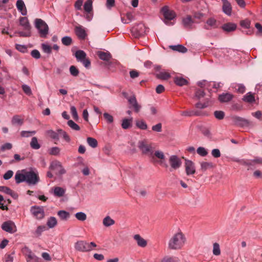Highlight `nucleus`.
Masks as SVG:
<instances>
[{
	"instance_id": "nucleus-28",
	"label": "nucleus",
	"mask_w": 262,
	"mask_h": 262,
	"mask_svg": "<svg viewBox=\"0 0 262 262\" xmlns=\"http://www.w3.org/2000/svg\"><path fill=\"white\" fill-rule=\"evenodd\" d=\"M98 55L100 59L104 61H108L111 58V55L110 53L99 51Z\"/></svg>"
},
{
	"instance_id": "nucleus-21",
	"label": "nucleus",
	"mask_w": 262,
	"mask_h": 262,
	"mask_svg": "<svg viewBox=\"0 0 262 262\" xmlns=\"http://www.w3.org/2000/svg\"><path fill=\"white\" fill-rule=\"evenodd\" d=\"M241 26L245 29H248V31H245V33L248 35L251 34L253 33L252 29L250 28V20L248 19H246L241 20L240 22Z\"/></svg>"
},
{
	"instance_id": "nucleus-13",
	"label": "nucleus",
	"mask_w": 262,
	"mask_h": 262,
	"mask_svg": "<svg viewBox=\"0 0 262 262\" xmlns=\"http://www.w3.org/2000/svg\"><path fill=\"white\" fill-rule=\"evenodd\" d=\"M75 32L77 37L80 39H84L86 36L85 28L82 26L78 25L75 27Z\"/></svg>"
},
{
	"instance_id": "nucleus-36",
	"label": "nucleus",
	"mask_w": 262,
	"mask_h": 262,
	"mask_svg": "<svg viewBox=\"0 0 262 262\" xmlns=\"http://www.w3.org/2000/svg\"><path fill=\"white\" fill-rule=\"evenodd\" d=\"M200 165L201 169L202 171H206L209 168H212L213 166L212 163L208 162H202Z\"/></svg>"
},
{
	"instance_id": "nucleus-1",
	"label": "nucleus",
	"mask_w": 262,
	"mask_h": 262,
	"mask_svg": "<svg viewBox=\"0 0 262 262\" xmlns=\"http://www.w3.org/2000/svg\"><path fill=\"white\" fill-rule=\"evenodd\" d=\"M186 242V237L182 232H178L173 235L168 242V248L172 250L181 249Z\"/></svg>"
},
{
	"instance_id": "nucleus-27",
	"label": "nucleus",
	"mask_w": 262,
	"mask_h": 262,
	"mask_svg": "<svg viewBox=\"0 0 262 262\" xmlns=\"http://www.w3.org/2000/svg\"><path fill=\"white\" fill-rule=\"evenodd\" d=\"M169 48L173 51L183 53H186L187 51L186 48L181 45L170 46Z\"/></svg>"
},
{
	"instance_id": "nucleus-6",
	"label": "nucleus",
	"mask_w": 262,
	"mask_h": 262,
	"mask_svg": "<svg viewBox=\"0 0 262 262\" xmlns=\"http://www.w3.org/2000/svg\"><path fill=\"white\" fill-rule=\"evenodd\" d=\"M138 147L143 154L152 155L153 148L152 144H148L146 140L139 141L138 142Z\"/></svg>"
},
{
	"instance_id": "nucleus-35",
	"label": "nucleus",
	"mask_w": 262,
	"mask_h": 262,
	"mask_svg": "<svg viewBox=\"0 0 262 262\" xmlns=\"http://www.w3.org/2000/svg\"><path fill=\"white\" fill-rule=\"evenodd\" d=\"M137 127L142 130H146L147 128L146 123L143 120H137L136 121Z\"/></svg>"
},
{
	"instance_id": "nucleus-52",
	"label": "nucleus",
	"mask_w": 262,
	"mask_h": 262,
	"mask_svg": "<svg viewBox=\"0 0 262 262\" xmlns=\"http://www.w3.org/2000/svg\"><path fill=\"white\" fill-rule=\"evenodd\" d=\"M202 133L207 138H211V134L210 130L208 127H202L201 129Z\"/></svg>"
},
{
	"instance_id": "nucleus-29",
	"label": "nucleus",
	"mask_w": 262,
	"mask_h": 262,
	"mask_svg": "<svg viewBox=\"0 0 262 262\" xmlns=\"http://www.w3.org/2000/svg\"><path fill=\"white\" fill-rule=\"evenodd\" d=\"M243 100L246 102L253 103L255 101L254 95L251 93H247L243 98Z\"/></svg>"
},
{
	"instance_id": "nucleus-12",
	"label": "nucleus",
	"mask_w": 262,
	"mask_h": 262,
	"mask_svg": "<svg viewBox=\"0 0 262 262\" xmlns=\"http://www.w3.org/2000/svg\"><path fill=\"white\" fill-rule=\"evenodd\" d=\"M184 166L187 176L192 175L195 173V164L192 161L185 159Z\"/></svg>"
},
{
	"instance_id": "nucleus-63",
	"label": "nucleus",
	"mask_w": 262,
	"mask_h": 262,
	"mask_svg": "<svg viewBox=\"0 0 262 262\" xmlns=\"http://www.w3.org/2000/svg\"><path fill=\"white\" fill-rule=\"evenodd\" d=\"M45 227L44 226H38L34 232V234L36 236H40L42 232L45 230Z\"/></svg>"
},
{
	"instance_id": "nucleus-42",
	"label": "nucleus",
	"mask_w": 262,
	"mask_h": 262,
	"mask_svg": "<svg viewBox=\"0 0 262 262\" xmlns=\"http://www.w3.org/2000/svg\"><path fill=\"white\" fill-rule=\"evenodd\" d=\"M88 144L92 148H95L98 145L96 139L92 137H88L86 139Z\"/></svg>"
},
{
	"instance_id": "nucleus-19",
	"label": "nucleus",
	"mask_w": 262,
	"mask_h": 262,
	"mask_svg": "<svg viewBox=\"0 0 262 262\" xmlns=\"http://www.w3.org/2000/svg\"><path fill=\"white\" fill-rule=\"evenodd\" d=\"M261 161L259 159L250 160H241L239 164L248 166V169L251 168V166L254 165L256 163H260Z\"/></svg>"
},
{
	"instance_id": "nucleus-54",
	"label": "nucleus",
	"mask_w": 262,
	"mask_h": 262,
	"mask_svg": "<svg viewBox=\"0 0 262 262\" xmlns=\"http://www.w3.org/2000/svg\"><path fill=\"white\" fill-rule=\"evenodd\" d=\"M148 107L149 112L151 115L155 116L157 115L158 110L156 106L152 105H148Z\"/></svg>"
},
{
	"instance_id": "nucleus-23",
	"label": "nucleus",
	"mask_w": 262,
	"mask_h": 262,
	"mask_svg": "<svg viewBox=\"0 0 262 262\" xmlns=\"http://www.w3.org/2000/svg\"><path fill=\"white\" fill-rule=\"evenodd\" d=\"M194 23L190 16H187L183 19V24L184 27L187 29H191L192 25Z\"/></svg>"
},
{
	"instance_id": "nucleus-55",
	"label": "nucleus",
	"mask_w": 262,
	"mask_h": 262,
	"mask_svg": "<svg viewBox=\"0 0 262 262\" xmlns=\"http://www.w3.org/2000/svg\"><path fill=\"white\" fill-rule=\"evenodd\" d=\"M205 93L204 91L201 90H196L195 93V97L200 99L204 97Z\"/></svg>"
},
{
	"instance_id": "nucleus-57",
	"label": "nucleus",
	"mask_w": 262,
	"mask_h": 262,
	"mask_svg": "<svg viewBox=\"0 0 262 262\" xmlns=\"http://www.w3.org/2000/svg\"><path fill=\"white\" fill-rule=\"evenodd\" d=\"M41 47L43 51L48 54H50L51 53L52 48L51 47L47 44L42 43L41 45Z\"/></svg>"
},
{
	"instance_id": "nucleus-48",
	"label": "nucleus",
	"mask_w": 262,
	"mask_h": 262,
	"mask_svg": "<svg viewBox=\"0 0 262 262\" xmlns=\"http://www.w3.org/2000/svg\"><path fill=\"white\" fill-rule=\"evenodd\" d=\"M68 125L73 130H79L80 127L78 124L75 123L73 120H70L67 122Z\"/></svg>"
},
{
	"instance_id": "nucleus-5",
	"label": "nucleus",
	"mask_w": 262,
	"mask_h": 262,
	"mask_svg": "<svg viewBox=\"0 0 262 262\" xmlns=\"http://www.w3.org/2000/svg\"><path fill=\"white\" fill-rule=\"evenodd\" d=\"M35 26L38 29L41 37H46L48 34L49 28L47 24L43 20L40 18L35 19Z\"/></svg>"
},
{
	"instance_id": "nucleus-37",
	"label": "nucleus",
	"mask_w": 262,
	"mask_h": 262,
	"mask_svg": "<svg viewBox=\"0 0 262 262\" xmlns=\"http://www.w3.org/2000/svg\"><path fill=\"white\" fill-rule=\"evenodd\" d=\"M114 224V220L112 219L109 216H106L103 220V224L105 227L111 226Z\"/></svg>"
},
{
	"instance_id": "nucleus-30",
	"label": "nucleus",
	"mask_w": 262,
	"mask_h": 262,
	"mask_svg": "<svg viewBox=\"0 0 262 262\" xmlns=\"http://www.w3.org/2000/svg\"><path fill=\"white\" fill-rule=\"evenodd\" d=\"M232 88L239 93L243 94L245 92L246 88L243 84L235 83L232 85Z\"/></svg>"
},
{
	"instance_id": "nucleus-33",
	"label": "nucleus",
	"mask_w": 262,
	"mask_h": 262,
	"mask_svg": "<svg viewBox=\"0 0 262 262\" xmlns=\"http://www.w3.org/2000/svg\"><path fill=\"white\" fill-rule=\"evenodd\" d=\"M174 81L175 83L179 86L186 85L188 83V81L186 79L180 77H175Z\"/></svg>"
},
{
	"instance_id": "nucleus-14",
	"label": "nucleus",
	"mask_w": 262,
	"mask_h": 262,
	"mask_svg": "<svg viewBox=\"0 0 262 262\" xmlns=\"http://www.w3.org/2000/svg\"><path fill=\"white\" fill-rule=\"evenodd\" d=\"M232 120L234 124L239 126H246L250 124V122L248 120L238 116L233 117L232 118Z\"/></svg>"
},
{
	"instance_id": "nucleus-44",
	"label": "nucleus",
	"mask_w": 262,
	"mask_h": 262,
	"mask_svg": "<svg viewBox=\"0 0 262 262\" xmlns=\"http://www.w3.org/2000/svg\"><path fill=\"white\" fill-rule=\"evenodd\" d=\"M213 254L214 255H219L221 254L220 245L218 243H215L213 245Z\"/></svg>"
},
{
	"instance_id": "nucleus-7",
	"label": "nucleus",
	"mask_w": 262,
	"mask_h": 262,
	"mask_svg": "<svg viewBox=\"0 0 262 262\" xmlns=\"http://www.w3.org/2000/svg\"><path fill=\"white\" fill-rule=\"evenodd\" d=\"M162 12L165 17V23L167 25H172L173 23H169V20L173 19L175 16V13L169 9L167 6H164L162 9Z\"/></svg>"
},
{
	"instance_id": "nucleus-56",
	"label": "nucleus",
	"mask_w": 262,
	"mask_h": 262,
	"mask_svg": "<svg viewBox=\"0 0 262 262\" xmlns=\"http://www.w3.org/2000/svg\"><path fill=\"white\" fill-rule=\"evenodd\" d=\"M26 260L27 262H38V258L34 254L26 257Z\"/></svg>"
},
{
	"instance_id": "nucleus-61",
	"label": "nucleus",
	"mask_w": 262,
	"mask_h": 262,
	"mask_svg": "<svg viewBox=\"0 0 262 262\" xmlns=\"http://www.w3.org/2000/svg\"><path fill=\"white\" fill-rule=\"evenodd\" d=\"M162 123H159L152 126V130L154 132L160 133L162 132Z\"/></svg>"
},
{
	"instance_id": "nucleus-60",
	"label": "nucleus",
	"mask_w": 262,
	"mask_h": 262,
	"mask_svg": "<svg viewBox=\"0 0 262 262\" xmlns=\"http://www.w3.org/2000/svg\"><path fill=\"white\" fill-rule=\"evenodd\" d=\"M103 116L108 123H112L114 121L113 117L107 113H104Z\"/></svg>"
},
{
	"instance_id": "nucleus-39",
	"label": "nucleus",
	"mask_w": 262,
	"mask_h": 262,
	"mask_svg": "<svg viewBox=\"0 0 262 262\" xmlns=\"http://www.w3.org/2000/svg\"><path fill=\"white\" fill-rule=\"evenodd\" d=\"M30 146L31 148L34 149H38L40 147V144L38 142V140L36 137H33L30 142Z\"/></svg>"
},
{
	"instance_id": "nucleus-22",
	"label": "nucleus",
	"mask_w": 262,
	"mask_h": 262,
	"mask_svg": "<svg viewBox=\"0 0 262 262\" xmlns=\"http://www.w3.org/2000/svg\"><path fill=\"white\" fill-rule=\"evenodd\" d=\"M24 171V173L20 172L19 171H17L15 175V180L16 184H19L23 182H26V171Z\"/></svg>"
},
{
	"instance_id": "nucleus-10",
	"label": "nucleus",
	"mask_w": 262,
	"mask_h": 262,
	"mask_svg": "<svg viewBox=\"0 0 262 262\" xmlns=\"http://www.w3.org/2000/svg\"><path fill=\"white\" fill-rule=\"evenodd\" d=\"M1 227L4 231L10 233H14L17 231L14 223L11 221L4 222Z\"/></svg>"
},
{
	"instance_id": "nucleus-17",
	"label": "nucleus",
	"mask_w": 262,
	"mask_h": 262,
	"mask_svg": "<svg viewBox=\"0 0 262 262\" xmlns=\"http://www.w3.org/2000/svg\"><path fill=\"white\" fill-rule=\"evenodd\" d=\"M206 25L204 26V28L206 30H209L211 28H217L218 25L216 20L212 17L209 18L206 21Z\"/></svg>"
},
{
	"instance_id": "nucleus-58",
	"label": "nucleus",
	"mask_w": 262,
	"mask_h": 262,
	"mask_svg": "<svg viewBox=\"0 0 262 262\" xmlns=\"http://www.w3.org/2000/svg\"><path fill=\"white\" fill-rule=\"evenodd\" d=\"M22 252L26 256V257H28L30 255L34 254L32 251L27 247H25L22 249Z\"/></svg>"
},
{
	"instance_id": "nucleus-59",
	"label": "nucleus",
	"mask_w": 262,
	"mask_h": 262,
	"mask_svg": "<svg viewBox=\"0 0 262 262\" xmlns=\"http://www.w3.org/2000/svg\"><path fill=\"white\" fill-rule=\"evenodd\" d=\"M22 89L25 94L30 96L32 94V91L30 87L27 84H23L22 85Z\"/></svg>"
},
{
	"instance_id": "nucleus-9",
	"label": "nucleus",
	"mask_w": 262,
	"mask_h": 262,
	"mask_svg": "<svg viewBox=\"0 0 262 262\" xmlns=\"http://www.w3.org/2000/svg\"><path fill=\"white\" fill-rule=\"evenodd\" d=\"M49 168L51 170L56 171L57 174L61 175L66 173V170L62 166L61 163L58 161L52 162Z\"/></svg>"
},
{
	"instance_id": "nucleus-31",
	"label": "nucleus",
	"mask_w": 262,
	"mask_h": 262,
	"mask_svg": "<svg viewBox=\"0 0 262 262\" xmlns=\"http://www.w3.org/2000/svg\"><path fill=\"white\" fill-rule=\"evenodd\" d=\"M75 56L78 61H81L86 58V54L82 50H78L76 52Z\"/></svg>"
},
{
	"instance_id": "nucleus-15",
	"label": "nucleus",
	"mask_w": 262,
	"mask_h": 262,
	"mask_svg": "<svg viewBox=\"0 0 262 262\" xmlns=\"http://www.w3.org/2000/svg\"><path fill=\"white\" fill-rule=\"evenodd\" d=\"M16 6L18 11L21 13V15L24 16L27 15V8L23 0H17L16 3Z\"/></svg>"
},
{
	"instance_id": "nucleus-25",
	"label": "nucleus",
	"mask_w": 262,
	"mask_h": 262,
	"mask_svg": "<svg viewBox=\"0 0 262 262\" xmlns=\"http://www.w3.org/2000/svg\"><path fill=\"white\" fill-rule=\"evenodd\" d=\"M222 29L226 32H232L234 31L236 28V24L231 23H228L224 24L222 26Z\"/></svg>"
},
{
	"instance_id": "nucleus-16",
	"label": "nucleus",
	"mask_w": 262,
	"mask_h": 262,
	"mask_svg": "<svg viewBox=\"0 0 262 262\" xmlns=\"http://www.w3.org/2000/svg\"><path fill=\"white\" fill-rule=\"evenodd\" d=\"M223 3V11L228 16L231 15L232 7L231 4L227 0H221Z\"/></svg>"
},
{
	"instance_id": "nucleus-53",
	"label": "nucleus",
	"mask_w": 262,
	"mask_h": 262,
	"mask_svg": "<svg viewBox=\"0 0 262 262\" xmlns=\"http://www.w3.org/2000/svg\"><path fill=\"white\" fill-rule=\"evenodd\" d=\"M70 74L73 76H77L79 74V70L74 66L70 67Z\"/></svg>"
},
{
	"instance_id": "nucleus-32",
	"label": "nucleus",
	"mask_w": 262,
	"mask_h": 262,
	"mask_svg": "<svg viewBox=\"0 0 262 262\" xmlns=\"http://www.w3.org/2000/svg\"><path fill=\"white\" fill-rule=\"evenodd\" d=\"M133 119L132 118L130 119L125 118L123 119L122 122L121 124V126L123 129H126L129 128L132 126Z\"/></svg>"
},
{
	"instance_id": "nucleus-46",
	"label": "nucleus",
	"mask_w": 262,
	"mask_h": 262,
	"mask_svg": "<svg viewBox=\"0 0 262 262\" xmlns=\"http://www.w3.org/2000/svg\"><path fill=\"white\" fill-rule=\"evenodd\" d=\"M12 123L13 124H17L19 125H21L23 123V121L19 116L15 115L13 116L12 119Z\"/></svg>"
},
{
	"instance_id": "nucleus-50",
	"label": "nucleus",
	"mask_w": 262,
	"mask_h": 262,
	"mask_svg": "<svg viewBox=\"0 0 262 262\" xmlns=\"http://www.w3.org/2000/svg\"><path fill=\"white\" fill-rule=\"evenodd\" d=\"M60 151V149L58 147H53L49 149V153L51 155H58Z\"/></svg>"
},
{
	"instance_id": "nucleus-51",
	"label": "nucleus",
	"mask_w": 262,
	"mask_h": 262,
	"mask_svg": "<svg viewBox=\"0 0 262 262\" xmlns=\"http://www.w3.org/2000/svg\"><path fill=\"white\" fill-rule=\"evenodd\" d=\"M214 115L217 119L222 120L225 117V113L222 111H216L214 112Z\"/></svg>"
},
{
	"instance_id": "nucleus-20",
	"label": "nucleus",
	"mask_w": 262,
	"mask_h": 262,
	"mask_svg": "<svg viewBox=\"0 0 262 262\" xmlns=\"http://www.w3.org/2000/svg\"><path fill=\"white\" fill-rule=\"evenodd\" d=\"M52 190L54 196L60 198L64 195L66 190L65 188L56 186L52 188Z\"/></svg>"
},
{
	"instance_id": "nucleus-34",
	"label": "nucleus",
	"mask_w": 262,
	"mask_h": 262,
	"mask_svg": "<svg viewBox=\"0 0 262 262\" xmlns=\"http://www.w3.org/2000/svg\"><path fill=\"white\" fill-rule=\"evenodd\" d=\"M57 224V220L53 216L50 217L47 222V225L50 228H54Z\"/></svg>"
},
{
	"instance_id": "nucleus-26",
	"label": "nucleus",
	"mask_w": 262,
	"mask_h": 262,
	"mask_svg": "<svg viewBox=\"0 0 262 262\" xmlns=\"http://www.w3.org/2000/svg\"><path fill=\"white\" fill-rule=\"evenodd\" d=\"M154 155H155V157H156L157 158L161 160L159 162V163L161 165H162L163 166H164L166 168H167L168 167V165L166 163H164L162 161V160H164V158H165V156H164L163 152H162V151H160V150H156L155 152Z\"/></svg>"
},
{
	"instance_id": "nucleus-62",
	"label": "nucleus",
	"mask_w": 262,
	"mask_h": 262,
	"mask_svg": "<svg viewBox=\"0 0 262 262\" xmlns=\"http://www.w3.org/2000/svg\"><path fill=\"white\" fill-rule=\"evenodd\" d=\"M57 131L59 134L62 136L63 138L65 140H66L68 142L70 141V138L68 135L66 133V132H65L64 131L61 129H58Z\"/></svg>"
},
{
	"instance_id": "nucleus-18",
	"label": "nucleus",
	"mask_w": 262,
	"mask_h": 262,
	"mask_svg": "<svg viewBox=\"0 0 262 262\" xmlns=\"http://www.w3.org/2000/svg\"><path fill=\"white\" fill-rule=\"evenodd\" d=\"M233 98V95L230 93H224L219 96V100L221 102H228Z\"/></svg>"
},
{
	"instance_id": "nucleus-8",
	"label": "nucleus",
	"mask_w": 262,
	"mask_h": 262,
	"mask_svg": "<svg viewBox=\"0 0 262 262\" xmlns=\"http://www.w3.org/2000/svg\"><path fill=\"white\" fill-rule=\"evenodd\" d=\"M30 211L34 217L41 220L45 216V211L42 207L34 206L31 207Z\"/></svg>"
},
{
	"instance_id": "nucleus-2",
	"label": "nucleus",
	"mask_w": 262,
	"mask_h": 262,
	"mask_svg": "<svg viewBox=\"0 0 262 262\" xmlns=\"http://www.w3.org/2000/svg\"><path fill=\"white\" fill-rule=\"evenodd\" d=\"M97 245L94 242L89 243L86 241H78L75 243V249L79 252H86L92 251Z\"/></svg>"
},
{
	"instance_id": "nucleus-24",
	"label": "nucleus",
	"mask_w": 262,
	"mask_h": 262,
	"mask_svg": "<svg viewBox=\"0 0 262 262\" xmlns=\"http://www.w3.org/2000/svg\"><path fill=\"white\" fill-rule=\"evenodd\" d=\"M134 239L136 241L138 246L141 247H145L147 245V242L142 238L139 234H135Z\"/></svg>"
},
{
	"instance_id": "nucleus-38",
	"label": "nucleus",
	"mask_w": 262,
	"mask_h": 262,
	"mask_svg": "<svg viewBox=\"0 0 262 262\" xmlns=\"http://www.w3.org/2000/svg\"><path fill=\"white\" fill-rule=\"evenodd\" d=\"M93 2L92 0H88L84 4V10L85 12H92L93 6H92Z\"/></svg>"
},
{
	"instance_id": "nucleus-41",
	"label": "nucleus",
	"mask_w": 262,
	"mask_h": 262,
	"mask_svg": "<svg viewBox=\"0 0 262 262\" xmlns=\"http://www.w3.org/2000/svg\"><path fill=\"white\" fill-rule=\"evenodd\" d=\"M156 77L160 79L167 80L170 77V75L167 72H160L156 74Z\"/></svg>"
},
{
	"instance_id": "nucleus-11",
	"label": "nucleus",
	"mask_w": 262,
	"mask_h": 262,
	"mask_svg": "<svg viewBox=\"0 0 262 262\" xmlns=\"http://www.w3.org/2000/svg\"><path fill=\"white\" fill-rule=\"evenodd\" d=\"M169 162L171 169L170 171L179 168L182 165L181 159L176 155H172L169 157Z\"/></svg>"
},
{
	"instance_id": "nucleus-47",
	"label": "nucleus",
	"mask_w": 262,
	"mask_h": 262,
	"mask_svg": "<svg viewBox=\"0 0 262 262\" xmlns=\"http://www.w3.org/2000/svg\"><path fill=\"white\" fill-rule=\"evenodd\" d=\"M61 42L63 45L68 46H70L72 42V39L70 36H64L62 38Z\"/></svg>"
},
{
	"instance_id": "nucleus-43",
	"label": "nucleus",
	"mask_w": 262,
	"mask_h": 262,
	"mask_svg": "<svg viewBox=\"0 0 262 262\" xmlns=\"http://www.w3.org/2000/svg\"><path fill=\"white\" fill-rule=\"evenodd\" d=\"M75 217L80 221H84L86 219V215L82 212H78L75 215Z\"/></svg>"
},
{
	"instance_id": "nucleus-49",
	"label": "nucleus",
	"mask_w": 262,
	"mask_h": 262,
	"mask_svg": "<svg viewBox=\"0 0 262 262\" xmlns=\"http://www.w3.org/2000/svg\"><path fill=\"white\" fill-rule=\"evenodd\" d=\"M47 134L52 139L58 140V134L53 130H49L47 131Z\"/></svg>"
},
{
	"instance_id": "nucleus-64",
	"label": "nucleus",
	"mask_w": 262,
	"mask_h": 262,
	"mask_svg": "<svg viewBox=\"0 0 262 262\" xmlns=\"http://www.w3.org/2000/svg\"><path fill=\"white\" fill-rule=\"evenodd\" d=\"M13 171L11 170H8L3 176V178L5 180H8L12 178L13 175Z\"/></svg>"
},
{
	"instance_id": "nucleus-3",
	"label": "nucleus",
	"mask_w": 262,
	"mask_h": 262,
	"mask_svg": "<svg viewBox=\"0 0 262 262\" xmlns=\"http://www.w3.org/2000/svg\"><path fill=\"white\" fill-rule=\"evenodd\" d=\"M19 25L23 27L24 31H19L17 34L20 37H29L31 35V25L28 19L26 17H20L19 18Z\"/></svg>"
},
{
	"instance_id": "nucleus-40",
	"label": "nucleus",
	"mask_w": 262,
	"mask_h": 262,
	"mask_svg": "<svg viewBox=\"0 0 262 262\" xmlns=\"http://www.w3.org/2000/svg\"><path fill=\"white\" fill-rule=\"evenodd\" d=\"M58 215L62 220H67L70 217V213L64 210H60L57 212Z\"/></svg>"
},
{
	"instance_id": "nucleus-45",
	"label": "nucleus",
	"mask_w": 262,
	"mask_h": 262,
	"mask_svg": "<svg viewBox=\"0 0 262 262\" xmlns=\"http://www.w3.org/2000/svg\"><path fill=\"white\" fill-rule=\"evenodd\" d=\"M196 152L202 157H205L208 154L207 150L203 147H199L196 149Z\"/></svg>"
},
{
	"instance_id": "nucleus-4",
	"label": "nucleus",
	"mask_w": 262,
	"mask_h": 262,
	"mask_svg": "<svg viewBox=\"0 0 262 262\" xmlns=\"http://www.w3.org/2000/svg\"><path fill=\"white\" fill-rule=\"evenodd\" d=\"M26 182L29 185H35L40 181L37 171L30 170L26 171Z\"/></svg>"
}]
</instances>
